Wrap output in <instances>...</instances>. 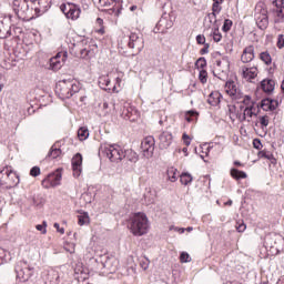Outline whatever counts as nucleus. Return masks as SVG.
<instances>
[{"mask_svg": "<svg viewBox=\"0 0 284 284\" xmlns=\"http://www.w3.org/2000/svg\"><path fill=\"white\" fill-rule=\"evenodd\" d=\"M101 150L102 154L108 156L111 163H119V161H123V159H126V161H130L131 163H136V161H139V154H136V152L132 149L123 151L121 145L118 144H111Z\"/></svg>", "mask_w": 284, "mask_h": 284, "instance_id": "nucleus-1", "label": "nucleus"}, {"mask_svg": "<svg viewBox=\"0 0 284 284\" xmlns=\"http://www.w3.org/2000/svg\"><path fill=\"white\" fill-rule=\"evenodd\" d=\"M80 90L81 83L74 78L60 80L55 85V94H58L59 99L62 101L72 99Z\"/></svg>", "mask_w": 284, "mask_h": 284, "instance_id": "nucleus-2", "label": "nucleus"}, {"mask_svg": "<svg viewBox=\"0 0 284 284\" xmlns=\"http://www.w3.org/2000/svg\"><path fill=\"white\" fill-rule=\"evenodd\" d=\"M129 230L133 236H143L150 230V221L144 213H135L129 219Z\"/></svg>", "mask_w": 284, "mask_h": 284, "instance_id": "nucleus-3", "label": "nucleus"}, {"mask_svg": "<svg viewBox=\"0 0 284 284\" xmlns=\"http://www.w3.org/2000/svg\"><path fill=\"white\" fill-rule=\"evenodd\" d=\"M30 1L31 0H13L12 10L14 14H17L18 19H21L22 21H30V19H34Z\"/></svg>", "mask_w": 284, "mask_h": 284, "instance_id": "nucleus-4", "label": "nucleus"}, {"mask_svg": "<svg viewBox=\"0 0 284 284\" xmlns=\"http://www.w3.org/2000/svg\"><path fill=\"white\" fill-rule=\"evenodd\" d=\"M19 183V174L12 170V166H6L0 170V185H7L10 190L12 187H17Z\"/></svg>", "mask_w": 284, "mask_h": 284, "instance_id": "nucleus-5", "label": "nucleus"}, {"mask_svg": "<svg viewBox=\"0 0 284 284\" xmlns=\"http://www.w3.org/2000/svg\"><path fill=\"white\" fill-rule=\"evenodd\" d=\"M264 245L278 252L284 248V237L278 233H270L264 239Z\"/></svg>", "mask_w": 284, "mask_h": 284, "instance_id": "nucleus-6", "label": "nucleus"}, {"mask_svg": "<svg viewBox=\"0 0 284 284\" xmlns=\"http://www.w3.org/2000/svg\"><path fill=\"white\" fill-rule=\"evenodd\" d=\"M33 267H30V265H28V262L26 261H21L16 265V274H17V278H19V281H22V283H26V281H30L32 274H33Z\"/></svg>", "mask_w": 284, "mask_h": 284, "instance_id": "nucleus-7", "label": "nucleus"}, {"mask_svg": "<svg viewBox=\"0 0 284 284\" xmlns=\"http://www.w3.org/2000/svg\"><path fill=\"white\" fill-rule=\"evenodd\" d=\"M156 145V141L154 136L149 135L144 138L141 142V151L145 159H152L154 156V148Z\"/></svg>", "mask_w": 284, "mask_h": 284, "instance_id": "nucleus-8", "label": "nucleus"}, {"mask_svg": "<svg viewBox=\"0 0 284 284\" xmlns=\"http://www.w3.org/2000/svg\"><path fill=\"white\" fill-rule=\"evenodd\" d=\"M224 90L231 99L239 101L243 99V92L239 88V83H236L234 80H229L225 82Z\"/></svg>", "mask_w": 284, "mask_h": 284, "instance_id": "nucleus-9", "label": "nucleus"}, {"mask_svg": "<svg viewBox=\"0 0 284 284\" xmlns=\"http://www.w3.org/2000/svg\"><path fill=\"white\" fill-rule=\"evenodd\" d=\"M30 4L32 11L34 10L36 12V17H41L50 10V6H52V0H31Z\"/></svg>", "mask_w": 284, "mask_h": 284, "instance_id": "nucleus-10", "label": "nucleus"}, {"mask_svg": "<svg viewBox=\"0 0 284 284\" xmlns=\"http://www.w3.org/2000/svg\"><path fill=\"white\" fill-rule=\"evenodd\" d=\"M60 10L63 12L67 19H71V21H77V19L81 17V9L77 4H61Z\"/></svg>", "mask_w": 284, "mask_h": 284, "instance_id": "nucleus-11", "label": "nucleus"}, {"mask_svg": "<svg viewBox=\"0 0 284 284\" xmlns=\"http://www.w3.org/2000/svg\"><path fill=\"white\" fill-rule=\"evenodd\" d=\"M65 61H68V51H60L50 59V69L57 72L63 68Z\"/></svg>", "mask_w": 284, "mask_h": 284, "instance_id": "nucleus-12", "label": "nucleus"}, {"mask_svg": "<svg viewBox=\"0 0 284 284\" xmlns=\"http://www.w3.org/2000/svg\"><path fill=\"white\" fill-rule=\"evenodd\" d=\"M128 45L131 50H136V52H142L143 48H145V41L143 37L139 36L138 33H131L129 36Z\"/></svg>", "mask_w": 284, "mask_h": 284, "instance_id": "nucleus-13", "label": "nucleus"}, {"mask_svg": "<svg viewBox=\"0 0 284 284\" xmlns=\"http://www.w3.org/2000/svg\"><path fill=\"white\" fill-rule=\"evenodd\" d=\"M172 26H174V22H172V20L170 19V16L164 14L156 23L155 28L153 29V32L155 34H159V32L161 34H165V32H168V30H170Z\"/></svg>", "mask_w": 284, "mask_h": 284, "instance_id": "nucleus-14", "label": "nucleus"}, {"mask_svg": "<svg viewBox=\"0 0 284 284\" xmlns=\"http://www.w3.org/2000/svg\"><path fill=\"white\" fill-rule=\"evenodd\" d=\"M255 22L260 30H267L270 26V17H267V10L261 9L255 12Z\"/></svg>", "mask_w": 284, "mask_h": 284, "instance_id": "nucleus-15", "label": "nucleus"}, {"mask_svg": "<svg viewBox=\"0 0 284 284\" xmlns=\"http://www.w3.org/2000/svg\"><path fill=\"white\" fill-rule=\"evenodd\" d=\"M83 155L81 153H77L72 159V170L73 176L79 179L81 176V172H83Z\"/></svg>", "mask_w": 284, "mask_h": 284, "instance_id": "nucleus-16", "label": "nucleus"}, {"mask_svg": "<svg viewBox=\"0 0 284 284\" xmlns=\"http://www.w3.org/2000/svg\"><path fill=\"white\" fill-rule=\"evenodd\" d=\"M242 77L246 81H252L258 77V69L256 67H242Z\"/></svg>", "mask_w": 284, "mask_h": 284, "instance_id": "nucleus-17", "label": "nucleus"}, {"mask_svg": "<svg viewBox=\"0 0 284 284\" xmlns=\"http://www.w3.org/2000/svg\"><path fill=\"white\" fill-rule=\"evenodd\" d=\"M159 139H160V148H162V150H168V148L172 145V133L168 131H163L159 135Z\"/></svg>", "mask_w": 284, "mask_h": 284, "instance_id": "nucleus-18", "label": "nucleus"}, {"mask_svg": "<svg viewBox=\"0 0 284 284\" xmlns=\"http://www.w3.org/2000/svg\"><path fill=\"white\" fill-rule=\"evenodd\" d=\"M61 183V174H49L43 181L42 185H50L51 187H57Z\"/></svg>", "mask_w": 284, "mask_h": 284, "instance_id": "nucleus-19", "label": "nucleus"}, {"mask_svg": "<svg viewBox=\"0 0 284 284\" xmlns=\"http://www.w3.org/2000/svg\"><path fill=\"white\" fill-rule=\"evenodd\" d=\"M241 61L243 63H250L251 61H254V45H248L243 50Z\"/></svg>", "mask_w": 284, "mask_h": 284, "instance_id": "nucleus-20", "label": "nucleus"}, {"mask_svg": "<svg viewBox=\"0 0 284 284\" xmlns=\"http://www.w3.org/2000/svg\"><path fill=\"white\" fill-rule=\"evenodd\" d=\"M223 99V94L219 91H213L210 93L207 103L209 105H213L214 108L221 103V100Z\"/></svg>", "mask_w": 284, "mask_h": 284, "instance_id": "nucleus-21", "label": "nucleus"}, {"mask_svg": "<svg viewBox=\"0 0 284 284\" xmlns=\"http://www.w3.org/2000/svg\"><path fill=\"white\" fill-rule=\"evenodd\" d=\"M216 14L215 13H209L206 17H205V19H204V26H205V28H216V26H219L217 24V21L219 20H216ZM213 26V27H212Z\"/></svg>", "mask_w": 284, "mask_h": 284, "instance_id": "nucleus-22", "label": "nucleus"}, {"mask_svg": "<svg viewBox=\"0 0 284 284\" xmlns=\"http://www.w3.org/2000/svg\"><path fill=\"white\" fill-rule=\"evenodd\" d=\"M111 105L112 106H110V103L108 102H103L102 105L99 104V108L102 110V112L100 113L101 116H108V114H110L112 110H116V105L114 104V102H111Z\"/></svg>", "mask_w": 284, "mask_h": 284, "instance_id": "nucleus-23", "label": "nucleus"}, {"mask_svg": "<svg viewBox=\"0 0 284 284\" xmlns=\"http://www.w3.org/2000/svg\"><path fill=\"white\" fill-rule=\"evenodd\" d=\"M274 85H275V82L274 80H263L261 82V88L263 90V92H274Z\"/></svg>", "mask_w": 284, "mask_h": 284, "instance_id": "nucleus-24", "label": "nucleus"}, {"mask_svg": "<svg viewBox=\"0 0 284 284\" xmlns=\"http://www.w3.org/2000/svg\"><path fill=\"white\" fill-rule=\"evenodd\" d=\"M114 3H116V0H99L100 8H104L102 10H108L109 12H114V9L110 8Z\"/></svg>", "mask_w": 284, "mask_h": 284, "instance_id": "nucleus-25", "label": "nucleus"}, {"mask_svg": "<svg viewBox=\"0 0 284 284\" xmlns=\"http://www.w3.org/2000/svg\"><path fill=\"white\" fill-rule=\"evenodd\" d=\"M10 37V26H6L3 20H0V39H8Z\"/></svg>", "mask_w": 284, "mask_h": 284, "instance_id": "nucleus-26", "label": "nucleus"}, {"mask_svg": "<svg viewBox=\"0 0 284 284\" xmlns=\"http://www.w3.org/2000/svg\"><path fill=\"white\" fill-rule=\"evenodd\" d=\"M184 119L187 121V123H194L199 119V112L193 110L186 111Z\"/></svg>", "mask_w": 284, "mask_h": 284, "instance_id": "nucleus-27", "label": "nucleus"}, {"mask_svg": "<svg viewBox=\"0 0 284 284\" xmlns=\"http://www.w3.org/2000/svg\"><path fill=\"white\" fill-rule=\"evenodd\" d=\"M258 158L266 159L267 161H271V163H276V159L274 158V154L266 150L260 151Z\"/></svg>", "mask_w": 284, "mask_h": 284, "instance_id": "nucleus-28", "label": "nucleus"}, {"mask_svg": "<svg viewBox=\"0 0 284 284\" xmlns=\"http://www.w3.org/2000/svg\"><path fill=\"white\" fill-rule=\"evenodd\" d=\"M132 106H130V103L128 102H124L123 103V109H121V112H122V116L124 119H130V116L132 115Z\"/></svg>", "mask_w": 284, "mask_h": 284, "instance_id": "nucleus-29", "label": "nucleus"}, {"mask_svg": "<svg viewBox=\"0 0 284 284\" xmlns=\"http://www.w3.org/2000/svg\"><path fill=\"white\" fill-rule=\"evenodd\" d=\"M231 176L233 179H236V181H239L240 179H247V173L240 171L237 169H232L231 170Z\"/></svg>", "mask_w": 284, "mask_h": 284, "instance_id": "nucleus-30", "label": "nucleus"}, {"mask_svg": "<svg viewBox=\"0 0 284 284\" xmlns=\"http://www.w3.org/2000/svg\"><path fill=\"white\" fill-rule=\"evenodd\" d=\"M89 136H90V131L88 130V128L81 126L78 130V139H80L81 141H85Z\"/></svg>", "mask_w": 284, "mask_h": 284, "instance_id": "nucleus-31", "label": "nucleus"}, {"mask_svg": "<svg viewBox=\"0 0 284 284\" xmlns=\"http://www.w3.org/2000/svg\"><path fill=\"white\" fill-rule=\"evenodd\" d=\"M48 156H50L51 159H59V156H61V149L57 148V145H52L51 150L48 153Z\"/></svg>", "mask_w": 284, "mask_h": 284, "instance_id": "nucleus-32", "label": "nucleus"}, {"mask_svg": "<svg viewBox=\"0 0 284 284\" xmlns=\"http://www.w3.org/2000/svg\"><path fill=\"white\" fill-rule=\"evenodd\" d=\"M192 180H193V178L190 173H182L180 175V182L182 183V185H190Z\"/></svg>", "mask_w": 284, "mask_h": 284, "instance_id": "nucleus-33", "label": "nucleus"}, {"mask_svg": "<svg viewBox=\"0 0 284 284\" xmlns=\"http://www.w3.org/2000/svg\"><path fill=\"white\" fill-rule=\"evenodd\" d=\"M99 83L102 90H110V78L108 75L101 77Z\"/></svg>", "mask_w": 284, "mask_h": 284, "instance_id": "nucleus-34", "label": "nucleus"}, {"mask_svg": "<svg viewBox=\"0 0 284 284\" xmlns=\"http://www.w3.org/2000/svg\"><path fill=\"white\" fill-rule=\"evenodd\" d=\"M88 223H90V216L88 213L78 215V225H88Z\"/></svg>", "mask_w": 284, "mask_h": 284, "instance_id": "nucleus-35", "label": "nucleus"}, {"mask_svg": "<svg viewBox=\"0 0 284 284\" xmlns=\"http://www.w3.org/2000/svg\"><path fill=\"white\" fill-rule=\"evenodd\" d=\"M212 34H213V41H215V43L221 42V39H223L221 31H219V26H215V28H212Z\"/></svg>", "mask_w": 284, "mask_h": 284, "instance_id": "nucleus-36", "label": "nucleus"}, {"mask_svg": "<svg viewBox=\"0 0 284 284\" xmlns=\"http://www.w3.org/2000/svg\"><path fill=\"white\" fill-rule=\"evenodd\" d=\"M166 175L169 181H171V183H175L176 181V169L171 168L166 171Z\"/></svg>", "mask_w": 284, "mask_h": 284, "instance_id": "nucleus-37", "label": "nucleus"}, {"mask_svg": "<svg viewBox=\"0 0 284 284\" xmlns=\"http://www.w3.org/2000/svg\"><path fill=\"white\" fill-rule=\"evenodd\" d=\"M260 59L266 64L270 65V63H272V55H270V53L267 51L262 52L260 54Z\"/></svg>", "mask_w": 284, "mask_h": 284, "instance_id": "nucleus-38", "label": "nucleus"}, {"mask_svg": "<svg viewBox=\"0 0 284 284\" xmlns=\"http://www.w3.org/2000/svg\"><path fill=\"white\" fill-rule=\"evenodd\" d=\"M195 67L197 68V70H205V68L207 67V60H205V58L197 59L195 62Z\"/></svg>", "mask_w": 284, "mask_h": 284, "instance_id": "nucleus-39", "label": "nucleus"}, {"mask_svg": "<svg viewBox=\"0 0 284 284\" xmlns=\"http://www.w3.org/2000/svg\"><path fill=\"white\" fill-rule=\"evenodd\" d=\"M232 26H234V22L230 19H225L222 27L223 32H230V30H232Z\"/></svg>", "mask_w": 284, "mask_h": 284, "instance_id": "nucleus-40", "label": "nucleus"}, {"mask_svg": "<svg viewBox=\"0 0 284 284\" xmlns=\"http://www.w3.org/2000/svg\"><path fill=\"white\" fill-rule=\"evenodd\" d=\"M270 105H272V99L267 98V99H264L262 100L261 102V108L267 112V110H270Z\"/></svg>", "mask_w": 284, "mask_h": 284, "instance_id": "nucleus-41", "label": "nucleus"}, {"mask_svg": "<svg viewBox=\"0 0 284 284\" xmlns=\"http://www.w3.org/2000/svg\"><path fill=\"white\" fill-rule=\"evenodd\" d=\"M260 124H261L262 130L264 128H267V125H270V116H267V115L260 116Z\"/></svg>", "mask_w": 284, "mask_h": 284, "instance_id": "nucleus-42", "label": "nucleus"}, {"mask_svg": "<svg viewBox=\"0 0 284 284\" xmlns=\"http://www.w3.org/2000/svg\"><path fill=\"white\" fill-rule=\"evenodd\" d=\"M199 79L201 83H207V71L205 69L200 70Z\"/></svg>", "mask_w": 284, "mask_h": 284, "instance_id": "nucleus-43", "label": "nucleus"}, {"mask_svg": "<svg viewBox=\"0 0 284 284\" xmlns=\"http://www.w3.org/2000/svg\"><path fill=\"white\" fill-rule=\"evenodd\" d=\"M222 4H217V3H213L212 4V14L219 16L221 14V10H223V7H221Z\"/></svg>", "mask_w": 284, "mask_h": 284, "instance_id": "nucleus-44", "label": "nucleus"}, {"mask_svg": "<svg viewBox=\"0 0 284 284\" xmlns=\"http://www.w3.org/2000/svg\"><path fill=\"white\" fill-rule=\"evenodd\" d=\"M236 231L237 232H244L245 230H247V225H245V222L241 221V222H236Z\"/></svg>", "mask_w": 284, "mask_h": 284, "instance_id": "nucleus-45", "label": "nucleus"}, {"mask_svg": "<svg viewBox=\"0 0 284 284\" xmlns=\"http://www.w3.org/2000/svg\"><path fill=\"white\" fill-rule=\"evenodd\" d=\"M254 114V111L252 109H244L243 115H242V121H245V119H252V115Z\"/></svg>", "mask_w": 284, "mask_h": 284, "instance_id": "nucleus-46", "label": "nucleus"}, {"mask_svg": "<svg viewBox=\"0 0 284 284\" xmlns=\"http://www.w3.org/2000/svg\"><path fill=\"white\" fill-rule=\"evenodd\" d=\"M82 59H90V57L92 55V51L88 50V49H82L80 52Z\"/></svg>", "mask_w": 284, "mask_h": 284, "instance_id": "nucleus-47", "label": "nucleus"}, {"mask_svg": "<svg viewBox=\"0 0 284 284\" xmlns=\"http://www.w3.org/2000/svg\"><path fill=\"white\" fill-rule=\"evenodd\" d=\"M39 174H41V169L39 166H33L31 170H30V175L31 176H39Z\"/></svg>", "mask_w": 284, "mask_h": 284, "instance_id": "nucleus-48", "label": "nucleus"}, {"mask_svg": "<svg viewBox=\"0 0 284 284\" xmlns=\"http://www.w3.org/2000/svg\"><path fill=\"white\" fill-rule=\"evenodd\" d=\"M140 266L142 267V270H148V267H150V260L148 258H143L140 261Z\"/></svg>", "mask_w": 284, "mask_h": 284, "instance_id": "nucleus-49", "label": "nucleus"}, {"mask_svg": "<svg viewBox=\"0 0 284 284\" xmlns=\"http://www.w3.org/2000/svg\"><path fill=\"white\" fill-rule=\"evenodd\" d=\"M190 258V254H187L186 252H182L180 255V261L181 263H187Z\"/></svg>", "mask_w": 284, "mask_h": 284, "instance_id": "nucleus-50", "label": "nucleus"}, {"mask_svg": "<svg viewBox=\"0 0 284 284\" xmlns=\"http://www.w3.org/2000/svg\"><path fill=\"white\" fill-rule=\"evenodd\" d=\"M242 99H243L242 103H244V105H246V106L254 102V101H252V97H250V95H243Z\"/></svg>", "mask_w": 284, "mask_h": 284, "instance_id": "nucleus-51", "label": "nucleus"}, {"mask_svg": "<svg viewBox=\"0 0 284 284\" xmlns=\"http://www.w3.org/2000/svg\"><path fill=\"white\" fill-rule=\"evenodd\" d=\"M277 48H280V50L284 48V36L283 34H280L277 37Z\"/></svg>", "mask_w": 284, "mask_h": 284, "instance_id": "nucleus-52", "label": "nucleus"}, {"mask_svg": "<svg viewBox=\"0 0 284 284\" xmlns=\"http://www.w3.org/2000/svg\"><path fill=\"white\" fill-rule=\"evenodd\" d=\"M253 148H255V150H261V148H263V143H261V140L254 139L253 140Z\"/></svg>", "mask_w": 284, "mask_h": 284, "instance_id": "nucleus-53", "label": "nucleus"}, {"mask_svg": "<svg viewBox=\"0 0 284 284\" xmlns=\"http://www.w3.org/2000/svg\"><path fill=\"white\" fill-rule=\"evenodd\" d=\"M196 43H199L200 45H205V36H196Z\"/></svg>", "mask_w": 284, "mask_h": 284, "instance_id": "nucleus-54", "label": "nucleus"}, {"mask_svg": "<svg viewBox=\"0 0 284 284\" xmlns=\"http://www.w3.org/2000/svg\"><path fill=\"white\" fill-rule=\"evenodd\" d=\"M45 225H47V223L45 222H43V224H38L37 226H36V230H38V232H42V234H45Z\"/></svg>", "mask_w": 284, "mask_h": 284, "instance_id": "nucleus-55", "label": "nucleus"}, {"mask_svg": "<svg viewBox=\"0 0 284 284\" xmlns=\"http://www.w3.org/2000/svg\"><path fill=\"white\" fill-rule=\"evenodd\" d=\"M273 6L276 8V10H278L284 6V0H274Z\"/></svg>", "mask_w": 284, "mask_h": 284, "instance_id": "nucleus-56", "label": "nucleus"}, {"mask_svg": "<svg viewBox=\"0 0 284 284\" xmlns=\"http://www.w3.org/2000/svg\"><path fill=\"white\" fill-rule=\"evenodd\" d=\"M182 139H183V141H184V144H185L186 146H190V144L192 143V142L190 141V135H187L186 133H183Z\"/></svg>", "mask_w": 284, "mask_h": 284, "instance_id": "nucleus-57", "label": "nucleus"}, {"mask_svg": "<svg viewBox=\"0 0 284 284\" xmlns=\"http://www.w3.org/2000/svg\"><path fill=\"white\" fill-rule=\"evenodd\" d=\"M276 108H278V102L271 99L270 111L272 112V111L276 110Z\"/></svg>", "mask_w": 284, "mask_h": 284, "instance_id": "nucleus-58", "label": "nucleus"}, {"mask_svg": "<svg viewBox=\"0 0 284 284\" xmlns=\"http://www.w3.org/2000/svg\"><path fill=\"white\" fill-rule=\"evenodd\" d=\"M53 227L60 233V234H65V229L61 227L59 223H54Z\"/></svg>", "mask_w": 284, "mask_h": 284, "instance_id": "nucleus-59", "label": "nucleus"}, {"mask_svg": "<svg viewBox=\"0 0 284 284\" xmlns=\"http://www.w3.org/2000/svg\"><path fill=\"white\" fill-rule=\"evenodd\" d=\"M210 52V44H205L204 48L200 50V54H207Z\"/></svg>", "mask_w": 284, "mask_h": 284, "instance_id": "nucleus-60", "label": "nucleus"}, {"mask_svg": "<svg viewBox=\"0 0 284 284\" xmlns=\"http://www.w3.org/2000/svg\"><path fill=\"white\" fill-rule=\"evenodd\" d=\"M277 17H281L282 19H284V4L276 10Z\"/></svg>", "mask_w": 284, "mask_h": 284, "instance_id": "nucleus-61", "label": "nucleus"}, {"mask_svg": "<svg viewBox=\"0 0 284 284\" xmlns=\"http://www.w3.org/2000/svg\"><path fill=\"white\" fill-rule=\"evenodd\" d=\"M174 231L179 232V234H184L185 229H183V227H174Z\"/></svg>", "mask_w": 284, "mask_h": 284, "instance_id": "nucleus-62", "label": "nucleus"}, {"mask_svg": "<svg viewBox=\"0 0 284 284\" xmlns=\"http://www.w3.org/2000/svg\"><path fill=\"white\" fill-rule=\"evenodd\" d=\"M234 110H236V106H229V112L231 114V118H232V114H234Z\"/></svg>", "mask_w": 284, "mask_h": 284, "instance_id": "nucleus-63", "label": "nucleus"}, {"mask_svg": "<svg viewBox=\"0 0 284 284\" xmlns=\"http://www.w3.org/2000/svg\"><path fill=\"white\" fill-rule=\"evenodd\" d=\"M246 110H251V112H254V102L250 105H246Z\"/></svg>", "mask_w": 284, "mask_h": 284, "instance_id": "nucleus-64", "label": "nucleus"}]
</instances>
